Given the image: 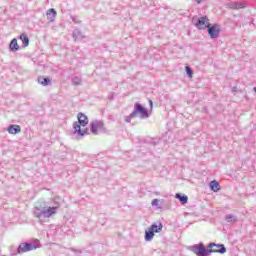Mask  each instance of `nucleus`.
<instances>
[{
  "label": "nucleus",
  "mask_w": 256,
  "mask_h": 256,
  "mask_svg": "<svg viewBox=\"0 0 256 256\" xmlns=\"http://www.w3.org/2000/svg\"><path fill=\"white\" fill-rule=\"evenodd\" d=\"M78 121L73 123V133L78 137H85L89 135V128L81 129V127H87L89 125V118L83 112H79L77 115Z\"/></svg>",
  "instance_id": "nucleus-1"
},
{
  "label": "nucleus",
  "mask_w": 256,
  "mask_h": 256,
  "mask_svg": "<svg viewBox=\"0 0 256 256\" xmlns=\"http://www.w3.org/2000/svg\"><path fill=\"white\" fill-rule=\"evenodd\" d=\"M59 207L57 206H35L34 207V217L39 219V221H43V219H49V217H53V215H57V210Z\"/></svg>",
  "instance_id": "nucleus-2"
},
{
  "label": "nucleus",
  "mask_w": 256,
  "mask_h": 256,
  "mask_svg": "<svg viewBox=\"0 0 256 256\" xmlns=\"http://www.w3.org/2000/svg\"><path fill=\"white\" fill-rule=\"evenodd\" d=\"M41 247V243H39V240L35 242H24L19 244L16 251L11 252L12 256L21 255L22 253H27L29 251H35V249H39Z\"/></svg>",
  "instance_id": "nucleus-3"
},
{
  "label": "nucleus",
  "mask_w": 256,
  "mask_h": 256,
  "mask_svg": "<svg viewBox=\"0 0 256 256\" xmlns=\"http://www.w3.org/2000/svg\"><path fill=\"white\" fill-rule=\"evenodd\" d=\"M140 117V119H149V110L145 108L141 103L136 102L134 104V110L131 112V117Z\"/></svg>",
  "instance_id": "nucleus-4"
},
{
  "label": "nucleus",
  "mask_w": 256,
  "mask_h": 256,
  "mask_svg": "<svg viewBox=\"0 0 256 256\" xmlns=\"http://www.w3.org/2000/svg\"><path fill=\"white\" fill-rule=\"evenodd\" d=\"M90 131L92 135H99L100 133H107V128H105V123L101 120H94L90 123Z\"/></svg>",
  "instance_id": "nucleus-5"
},
{
  "label": "nucleus",
  "mask_w": 256,
  "mask_h": 256,
  "mask_svg": "<svg viewBox=\"0 0 256 256\" xmlns=\"http://www.w3.org/2000/svg\"><path fill=\"white\" fill-rule=\"evenodd\" d=\"M188 249L196 256H209L210 250H207L203 242L189 246Z\"/></svg>",
  "instance_id": "nucleus-6"
},
{
  "label": "nucleus",
  "mask_w": 256,
  "mask_h": 256,
  "mask_svg": "<svg viewBox=\"0 0 256 256\" xmlns=\"http://www.w3.org/2000/svg\"><path fill=\"white\" fill-rule=\"evenodd\" d=\"M206 250L209 251V255H211V253H219L220 255H225V253H227L225 244H217L215 242H210Z\"/></svg>",
  "instance_id": "nucleus-7"
},
{
  "label": "nucleus",
  "mask_w": 256,
  "mask_h": 256,
  "mask_svg": "<svg viewBox=\"0 0 256 256\" xmlns=\"http://www.w3.org/2000/svg\"><path fill=\"white\" fill-rule=\"evenodd\" d=\"M192 23L199 30H205L209 27V25H211V23H209V18L207 16H202L200 18L193 17Z\"/></svg>",
  "instance_id": "nucleus-8"
},
{
  "label": "nucleus",
  "mask_w": 256,
  "mask_h": 256,
  "mask_svg": "<svg viewBox=\"0 0 256 256\" xmlns=\"http://www.w3.org/2000/svg\"><path fill=\"white\" fill-rule=\"evenodd\" d=\"M207 29L208 35H210V39H217V37H219V35L221 34V25L219 24H209Z\"/></svg>",
  "instance_id": "nucleus-9"
},
{
  "label": "nucleus",
  "mask_w": 256,
  "mask_h": 256,
  "mask_svg": "<svg viewBox=\"0 0 256 256\" xmlns=\"http://www.w3.org/2000/svg\"><path fill=\"white\" fill-rule=\"evenodd\" d=\"M227 9H245L247 7V4L245 2H229L226 4Z\"/></svg>",
  "instance_id": "nucleus-10"
},
{
  "label": "nucleus",
  "mask_w": 256,
  "mask_h": 256,
  "mask_svg": "<svg viewBox=\"0 0 256 256\" xmlns=\"http://www.w3.org/2000/svg\"><path fill=\"white\" fill-rule=\"evenodd\" d=\"M7 131L10 135H18V133H21V126L17 124H10L7 127Z\"/></svg>",
  "instance_id": "nucleus-11"
},
{
  "label": "nucleus",
  "mask_w": 256,
  "mask_h": 256,
  "mask_svg": "<svg viewBox=\"0 0 256 256\" xmlns=\"http://www.w3.org/2000/svg\"><path fill=\"white\" fill-rule=\"evenodd\" d=\"M72 37L74 41H83L85 39V35H83V32L79 28L74 29Z\"/></svg>",
  "instance_id": "nucleus-12"
},
{
  "label": "nucleus",
  "mask_w": 256,
  "mask_h": 256,
  "mask_svg": "<svg viewBox=\"0 0 256 256\" xmlns=\"http://www.w3.org/2000/svg\"><path fill=\"white\" fill-rule=\"evenodd\" d=\"M46 15L49 23H53L55 21V17H57V10H55V8H50Z\"/></svg>",
  "instance_id": "nucleus-13"
},
{
  "label": "nucleus",
  "mask_w": 256,
  "mask_h": 256,
  "mask_svg": "<svg viewBox=\"0 0 256 256\" xmlns=\"http://www.w3.org/2000/svg\"><path fill=\"white\" fill-rule=\"evenodd\" d=\"M38 83L43 87H50L51 85V78L45 76L38 77Z\"/></svg>",
  "instance_id": "nucleus-14"
},
{
  "label": "nucleus",
  "mask_w": 256,
  "mask_h": 256,
  "mask_svg": "<svg viewBox=\"0 0 256 256\" xmlns=\"http://www.w3.org/2000/svg\"><path fill=\"white\" fill-rule=\"evenodd\" d=\"M9 49L12 53L19 51L20 47L19 44L17 43V38H14L10 41Z\"/></svg>",
  "instance_id": "nucleus-15"
},
{
  "label": "nucleus",
  "mask_w": 256,
  "mask_h": 256,
  "mask_svg": "<svg viewBox=\"0 0 256 256\" xmlns=\"http://www.w3.org/2000/svg\"><path fill=\"white\" fill-rule=\"evenodd\" d=\"M175 198L178 199V201H180L181 205H186V203H188L189 201V197L181 193H176Z\"/></svg>",
  "instance_id": "nucleus-16"
},
{
  "label": "nucleus",
  "mask_w": 256,
  "mask_h": 256,
  "mask_svg": "<svg viewBox=\"0 0 256 256\" xmlns=\"http://www.w3.org/2000/svg\"><path fill=\"white\" fill-rule=\"evenodd\" d=\"M154 237H155V232L153 230H151L150 228L145 230V235H144L145 241H147V242L153 241Z\"/></svg>",
  "instance_id": "nucleus-17"
},
{
  "label": "nucleus",
  "mask_w": 256,
  "mask_h": 256,
  "mask_svg": "<svg viewBox=\"0 0 256 256\" xmlns=\"http://www.w3.org/2000/svg\"><path fill=\"white\" fill-rule=\"evenodd\" d=\"M209 185L211 191H214V193L221 191V186L219 185V182L217 180H212Z\"/></svg>",
  "instance_id": "nucleus-18"
},
{
  "label": "nucleus",
  "mask_w": 256,
  "mask_h": 256,
  "mask_svg": "<svg viewBox=\"0 0 256 256\" xmlns=\"http://www.w3.org/2000/svg\"><path fill=\"white\" fill-rule=\"evenodd\" d=\"M149 229H151L154 233H161V231H163V224L159 223V225H157V223H153Z\"/></svg>",
  "instance_id": "nucleus-19"
},
{
  "label": "nucleus",
  "mask_w": 256,
  "mask_h": 256,
  "mask_svg": "<svg viewBox=\"0 0 256 256\" xmlns=\"http://www.w3.org/2000/svg\"><path fill=\"white\" fill-rule=\"evenodd\" d=\"M20 40L23 43V47H29V36H27V34H21L20 35Z\"/></svg>",
  "instance_id": "nucleus-20"
},
{
  "label": "nucleus",
  "mask_w": 256,
  "mask_h": 256,
  "mask_svg": "<svg viewBox=\"0 0 256 256\" xmlns=\"http://www.w3.org/2000/svg\"><path fill=\"white\" fill-rule=\"evenodd\" d=\"M225 220L227 221V223H235V221H237V218L235 217V215L227 214L225 216Z\"/></svg>",
  "instance_id": "nucleus-21"
},
{
  "label": "nucleus",
  "mask_w": 256,
  "mask_h": 256,
  "mask_svg": "<svg viewBox=\"0 0 256 256\" xmlns=\"http://www.w3.org/2000/svg\"><path fill=\"white\" fill-rule=\"evenodd\" d=\"M186 75L191 79L193 77V68L191 66L185 67Z\"/></svg>",
  "instance_id": "nucleus-22"
},
{
  "label": "nucleus",
  "mask_w": 256,
  "mask_h": 256,
  "mask_svg": "<svg viewBox=\"0 0 256 256\" xmlns=\"http://www.w3.org/2000/svg\"><path fill=\"white\" fill-rule=\"evenodd\" d=\"M82 81L83 80H81V78H79V77H74L73 79H72V84L73 85H81V83H82Z\"/></svg>",
  "instance_id": "nucleus-23"
},
{
  "label": "nucleus",
  "mask_w": 256,
  "mask_h": 256,
  "mask_svg": "<svg viewBox=\"0 0 256 256\" xmlns=\"http://www.w3.org/2000/svg\"><path fill=\"white\" fill-rule=\"evenodd\" d=\"M151 205L152 207H159V199H153Z\"/></svg>",
  "instance_id": "nucleus-24"
},
{
  "label": "nucleus",
  "mask_w": 256,
  "mask_h": 256,
  "mask_svg": "<svg viewBox=\"0 0 256 256\" xmlns=\"http://www.w3.org/2000/svg\"><path fill=\"white\" fill-rule=\"evenodd\" d=\"M133 118H135V116H131V113H130L129 116H126L125 122H126V123H131V119H133Z\"/></svg>",
  "instance_id": "nucleus-25"
},
{
  "label": "nucleus",
  "mask_w": 256,
  "mask_h": 256,
  "mask_svg": "<svg viewBox=\"0 0 256 256\" xmlns=\"http://www.w3.org/2000/svg\"><path fill=\"white\" fill-rule=\"evenodd\" d=\"M70 251H72L73 253L79 254V255H81V253H83L82 250H78V249H75V248H70Z\"/></svg>",
  "instance_id": "nucleus-26"
},
{
  "label": "nucleus",
  "mask_w": 256,
  "mask_h": 256,
  "mask_svg": "<svg viewBox=\"0 0 256 256\" xmlns=\"http://www.w3.org/2000/svg\"><path fill=\"white\" fill-rule=\"evenodd\" d=\"M71 19H72V21H73L74 23H76V24L81 23V20H78V19H77V16H71Z\"/></svg>",
  "instance_id": "nucleus-27"
},
{
  "label": "nucleus",
  "mask_w": 256,
  "mask_h": 256,
  "mask_svg": "<svg viewBox=\"0 0 256 256\" xmlns=\"http://www.w3.org/2000/svg\"><path fill=\"white\" fill-rule=\"evenodd\" d=\"M150 109H153V100H149Z\"/></svg>",
  "instance_id": "nucleus-28"
},
{
  "label": "nucleus",
  "mask_w": 256,
  "mask_h": 256,
  "mask_svg": "<svg viewBox=\"0 0 256 256\" xmlns=\"http://www.w3.org/2000/svg\"><path fill=\"white\" fill-rule=\"evenodd\" d=\"M232 91H233V93H235V92L237 91V87H234V88L232 89Z\"/></svg>",
  "instance_id": "nucleus-29"
},
{
  "label": "nucleus",
  "mask_w": 256,
  "mask_h": 256,
  "mask_svg": "<svg viewBox=\"0 0 256 256\" xmlns=\"http://www.w3.org/2000/svg\"><path fill=\"white\" fill-rule=\"evenodd\" d=\"M254 93H256V86L253 88Z\"/></svg>",
  "instance_id": "nucleus-30"
},
{
  "label": "nucleus",
  "mask_w": 256,
  "mask_h": 256,
  "mask_svg": "<svg viewBox=\"0 0 256 256\" xmlns=\"http://www.w3.org/2000/svg\"><path fill=\"white\" fill-rule=\"evenodd\" d=\"M197 3H201V0H195Z\"/></svg>",
  "instance_id": "nucleus-31"
}]
</instances>
